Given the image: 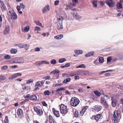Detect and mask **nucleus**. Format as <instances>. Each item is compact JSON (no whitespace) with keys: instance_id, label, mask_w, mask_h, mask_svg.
I'll use <instances>...</instances> for the list:
<instances>
[{"instance_id":"obj_59","label":"nucleus","mask_w":123,"mask_h":123,"mask_svg":"<svg viewBox=\"0 0 123 123\" xmlns=\"http://www.w3.org/2000/svg\"><path fill=\"white\" fill-rule=\"evenodd\" d=\"M35 50L36 51L38 52L40 51V49L39 48L37 47L35 48Z\"/></svg>"},{"instance_id":"obj_10","label":"nucleus","mask_w":123,"mask_h":123,"mask_svg":"<svg viewBox=\"0 0 123 123\" xmlns=\"http://www.w3.org/2000/svg\"><path fill=\"white\" fill-rule=\"evenodd\" d=\"M34 109L38 115L41 116L43 114V112L41 110L38 109L36 107H34Z\"/></svg>"},{"instance_id":"obj_54","label":"nucleus","mask_w":123,"mask_h":123,"mask_svg":"<svg viewBox=\"0 0 123 123\" xmlns=\"http://www.w3.org/2000/svg\"><path fill=\"white\" fill-rule=\"evenodd\" d=\"M6 79V77L3 75L0 76V80H2Z\"/></svg>"},{"instance_id":"obj_16","label":"nucleus","mask_w":123,"mask_h":123,"mask_svg":"<svg viewBox=\"0 0 123 123\" xmlns=\"http://www.w3.org/2000/svg\"><path fill=\"white\" fill-rule=\"evenodd\" d=\"M95 119L97 121H98V120L100 119H102V115L100 114H97L96 116H94Z\"/></svg>"},{"instance_id":"obj_29","label":"nucleus","mask_w":123,"mask_h":123,"mask_svg":"<svg viewBox=\"0 0 123 123\" xmlns=\"http://www.w3.org/2000/svg\"><path fill=\"white\" fill-rule=\"evenodd\" d=\"M94 92L95 94L97 96L99 97L101 95V93L98 90H95L94 91Z\"/></svg>"},{"instance_id":"obj_40","label":"nucleus","mask_w":123,"mask_h":123,"mask_svg":"<svg viewBox=\"0 0 123 123\" xmlns=\"http://www.w3.org/2000/svg\"><path fill=\"white\" fill-rule=\"evenodd\" d=\"M60 71L58 70H56L51 72L50 73V74H54L59 73Z\"/></svg>"},{"instance_id":"obj_35","label":"nucleus","mask_w":123,"mask_h":123,"mask_svg":"<svg viewBox=\"0 0 123 123\" xmlns=\"http://www.w3.org/2000/svg\"><path fill=\"white\" fill-rule=\"evenodd\" d=\"M35 23H36L37 25L38 26H40L42 28L43 27V26L42 25V23H41L39 21H36L35 22Z\"/></svg>"},{"instance_id":"obj_28","label":"nucleus","mask_w":123,"mask_h":123,"mask_svg":"<svg viewBox=\"0 0 123 123\" xmlns=\"http://www.w3.org/2000/svg\"><path fill=\"white\" fill-rule=\"evenodd\" d=\"M30 99L31 100H36L37 99V96L35 95H31Z\"/></svg>"},{"instance_id":"obj_57","label":"nucleus","mask_w":123,"mask_h":123,"mask_svg":"<svg viewBox=\"0 0 123 123\" xmlns=\"http://www.w3.org/2000/svg\"><path fill=\"white\" fill-rule=\"evenodd\" d=\"M78 72H77V74L75 73H72V74H70V75H71V76H74L76 75H78Z\"/></svg>"},{"instance_id":"obj_39","label":"nucleus","mask_w":123,"mask_h":123,"mask_svg":"<svg viewBox=\"0 0 123 123\" xmlns=\"http://www.w3.org/2000/svg\"><path fill=\"white\" fill-rule=\"evenodd\" d=\"M86 66L84 64H82L76 67V68H85Z\"/></svg>"},{"instance_id":"obj_25","label":"nucleus","mask_w":123,"mask_h":123,"mask_svg":"<svg viewBox=\"0 0 123 123\" xmlns=\"http://www.w3.org/2000/svg\"><path fill=\"white\" fill-rule=\"evenodd\" d=\"M75 53L77 54H80L83 53V51L81 50H75L74 51Z\"/></svg>"},{"instance_id":"obj_64","label":"nucleus","mask_w":123,"mask_h":123,"mask_svg":"<svg viewBox=\"0 0 123 123\" xmlns=\"http://www.w3.org/2000/svg\"><path fill=\"white\" fill-rule=\"evenodd\" d=\"M42 104L43 105L46 106L47 105V104L45 102L43 101L42 102Z\"/></svg>"},{"instance_id":"obj_44","label":"nucleus","mask_w":123,"mask_h":123,"mask_svg":"<svg viewBox=\"0 0 123 123\" xmlns=\"http://www.w3.org/2000/svg\"><path fill=\"white\" fill-rule=\"evenodd\" d=\"M74 116L76 117H78L79 116V113L78 111H75L74 112Z\"/></svg>"},{"instance_id":"obj_11","label":"nucleus","mask_w":123,"mask_h":123,"mask_svg":"<svg viewBox=\"0 0 123 123\" xmlns=\"http://www.w3.org/2000/svg\"><path fill=\"white\" fill-rule=\"evenodd\" d=\"M17 113L19 117L21 118L23 116V112L22 109H18L17 111Z\"/></svg>"},{"instance_id":"obj_15","label":"nucleus","mask_w":123,"mask_h":123,"mask_svg":"<svg viewBox=\"0 0 123 123\" xmlns=\"http://www.w3.org/2000/svg\"><path fill=\"white\" fill-rule=\"evenodd\" d=\"M49 5H47L42 9V11L43 13H45L49 11Z\"/></svg>"},{"instance_id":"obj_20","label":"nucleus","mask_w":123,"mask_h":123,"mask_svg":"<svg viewBox=\"0 0 123 123\" xmlns=\"http://www.w3.org/2000/svg\"><path fill=\"white\" fill-rule=\"evenodd\" d=\"M94 54V51H92L89 52L85 55V56L86 57H88L89 56H92Z\"/></svg>"},{"instance_id":"obj_34","label":"nucleus","mask_w":123,"mask_h":123,"mask_svg":"<svg viewBox=\"0 0 123 123\" xmlns=\"http://www.w3.org/2000/svg\"><path fill=\"white\" fill-rule=\"evenodd\" d=\"M86 107H85L84 108H83L82 109L80 112V114L82 115L84 112L86 111Z\"/></svg>"},{"instance_id":"obj_4","label":"nucleus","mask_w":123,"mask_h":123,"mask_svg":"<svg viewBox=\"0 0 123 123\" xmlns=\"http://www.w3.org/2000/svg\"><path fill=\"white\" fill-rule=\"evenodd\" d=\"M101 103L107 109L109 106V105L105 98L104 96L102 97L100 99Z\"/></svg>"},{"instance_id":"obj_30","label":"nucleus","mask_w":123,"mask_h":123,"mask_svg":"<svg viewBox=\"0 0 123 123\" xmlns=\"http://www.w3.org/2000/svg\"><path fill=\"white\" fill-rule=\"evenodd\" d=\"M63 18L61 16H59L57 18V22L62 23Z\"/></svg>"},{"instance_id":"obj_60","label":"nucleus","mask_w":123,"mask_h":123,"mask_svg":"<svg viewBox=\"0 0 123 123\" xmlns=\"http://www.w3.org/2000/svg\"><path fill=\"white\" fill-rule=\"evenodd\" d=\"M59 2V0H56L55 1V3H54V5L55 6H56L57 5Z\"/></svg>"},{"instance_id":"obj_56","label":"nucleus","mask_w":123,"mask_h":123,"mask_svg":"<svg viewBox=\"0 0 123 123\" xmlns=\"http://www.w3.org/2000/svg\"><path fill=\"white\" fill-rule=\"evenodd\" d=\"M111 57H108L107 59V62H110L111 60Z\"/></svg>"},{"instance_id":"obj_37","label":"nucleus","mask_w":123,"mask_h":123,"mask_svg":"<svg viewBox=\"0 0 123 123\" xmlns=\"http://www.w3.org/2000/svg\"><path fill=\"white\" fill-rule=\"evenodd\" d=\"M66 60L65 58H62L59 59L58 62L59 63H62L66 61Z\"/></svg>"},{"instance_id":"obj_17","label":"nucleus","mask_w":123,"mask_h":123,"mask_svg":"<svg viewBox=\"0 0 123 123\" xmlns=\"http://www.w3.org/2000/svg\"><path fill=\"white\" fill-rule=\"evenodd\" d=\"M57 29L59 30L63 29V27L62 25V23L57 22Z\"/></svg>"},{"instance_id":"obj_5","label":"nucleus","mask_w":123,"mask_h":123,"mask_svg":"<svg viewBox=\"0 0 123 123\" xmlns=\"http://www.w3.org/2000/svg\"><path fill=\"white\" fill-rule=\"evenodd\" d=\"M105 3L110 7H113L115 6V3L113 0H106Z\"/></svg>"},{"instance_id":"obj_8","label":"nucleus","mask_w":123,"mask_h":123,"mask_svg":"<svg viewBox=\"0 0 123 123\" xmlns=\"http://www.w3.org/2000/svg\"><path fill=\"white\" fill-rule=\"evenodd\" d=\"M19 47L21 49L25 48V50H27L29 48V45L28 44L24 43H19Z\"/></svg>"},{"instance_id":"obj_6","label":"nucleus","mask_w":123,"mask_h":123,"mask_svg":"<svg viewBox=\"0 0 123 123\" xmlns=\"http://www.w3.org/2000/svg\"><path fill=\"white\" fill-rule=\"evenodd\" d=\"M11 18L12 20H15L17 19V16L16 13L14 11H9Z\"/></svg>"},{"instance_id":"obj_1","label":"nucleus","mask_w":123,"mask_h":123,"mask_svg":"<svg viewBox=\"0 0 123 123\" xmlns=\"http://www.w3.org/2000/svg\"><path fill=\"white\" fill-rule=\"evenodd\" d=\"M120 110L118 109L116 110L114 112L113 117H112V119L114 121L115 123H117L118 120V117L120 116Z\"/></svg>"},{"instance_id":"obj_31","label":"nucleus","mask_w":123,"mask_h":123,"mask_svg":"<svg viewBox=\"0 0 123 123\" xmlns=\"http://www.w3.org/2000/svg\"><path fill=\"white\" fill-rule=\"evenodd\" d=\"M41 29V28L39 27L36 26L35 27L34 31L37 33H39V32L40 31Z\"/></svg>"},{"instance_id":"obj_62","label":"nucleus","mask_w":123,"mask_h":123,"mask_svg":"<svg viewBox=\"0 0 123 123\" xmlns=\"http://www.w3.org/2000/svg\"><path fill=\"white\" fill-rule=\"evenodd\" d=\"M118 88L121 90H123V86L121 85H119L118 86Z\"/></svg>"},{"instance_id":"obj_14","label":"nucleus","mask_w":123,"mask_h":123,"mask_svg":"<svg viewBox=\"0 0 123 123\" xmlns=\"http://www.w3.org/2000/svg\"><path fill=\"white\" fill-rule=\"evenodd\" d=\"M72 15L73 17L77 20H79L82 18V16H81L79 15L77 13H72Z\"/></svg>"},{"instance_id":"obj_12","label":"nucleus","mask_w":123,"mask_h":123,"mask_svg":"<svg viewBox=\"0 0 123 123\" xmlns=\"http://www.w3.org/2000/svg\"><path fill=\"white\" fill-rule=\"evenodd\" d=\"M102 106L99 105H96L94 106V108H93L92 111L98 112L100 111L102 108Z\"/></svg>"},{"instance_id":"obj_23","label":"nucleus","mask_w":123,"mask_h":123,"mask_svg":"<svg viewBox=\"0 0 123 123\" xmlns=\"http://www.w3.org/2000/svg\"><path fill=\"white\" fill-rule=\"evenodd\" d=\"M10 52L12 54H16L17 52V50L16 49L12 48L10 50Z\"/></svg>"},{"instance_id":"obj_53","label":"nucleus","mask_w":123,"mask_h":123,"mask_svg":"<svg viewBox=\"0 0 123 123\" xmlns=\"http://www.w3.org/2000/svg\"><path fill=\"white\" fill-rule=\"evenodd\" d=\"M65 89L63 88H58L56 90V92H59L61 91L64 90Z\"/></svg>"},{"instance_id":"obj_18","label":"nucleus","mask_w":123,"mask_h":123,"mask_svg":"<svg viewBox=\"0 0 123 123\" xmlns=\"http://www.w3.org/2000/svg\"><path fill=\"white\" fill-rule=\"evenodd\" d=\"M111 105L112 106L114 107L116 106V105L117 101L115 98L114 97H112L111 99Z\"/></svg>"},{"instance_id":"obj_33","label":"nucleus","mask_w":123,"mask_h":123,"mask_svg":"<svg viewBox=\"0 0 123 123\" xmlns=\"http://www.w3.org/2000/svg\"><path fill=\"white\" fill-rule=\"evenodd\" d=\"M17 6H19L20 9H21V8L22 9H24L25 7V5L22 3H20L19 5H18Z\"/></svg>"},{"instance_id":"obj_45","label":"nucleus","mask_w":123,"mask_h":123,"mask_svg":"<svg viewBox=\"0 0 123 123\" xmlns=\"http://www.w3.org/2000/svg\"><path fill=\"white\" fill-rule=\"evenodd\" d=\"M99 61L100 63H102L104 61V59L103 57H100L99 58Z\"/></svg>"},{"instance_id":"obj_63","label":"nucleus","mask_w":123,"mask_h":123,"mask_svg":"<svg viewBox=\"0 0 123 123\" xmlns=\"http://www.w3.org/2000/svg\"><path fill=\"white\" fill-rule=\"evenodd\" d=\"M18 67V66L17 65H14L11 67V68H15Z\"/></svg>"},{"instance_id":"obj_27","label":"nucleus","mask_w":123,"mask_h":123,"mask_svg":"<svg viewBox=\"0 0 123 123\" xmlns=\"http://www.w3.org/2000/svg\"><path fill=\"white\" fill-rule=\"evenodd\" d=\"M117 6L118 9H120L122 7V5L121 3H118L117 4Z\"/></svg>"},{"instance_id":"obj_49","label":"nucleus","mask_w":123,"mask_h":123,"mask_svg":"<svg viewBox=\"0 0 123 123\" xmlns=\"http://www.w3.org/2000/svg\"><path fill=\"white\" fill-rule=\"evenodd\" d=\"M33 80L32 79H29L27 81L26 83L27 84L31 83L32 82Z\"/></svg>"},{"instance_id":"obj_7","label":"nucleus","mask_w":123,"mask_h":123,"mask_svg":"<svg viewBox=\"0 0 123 123\" xmlns=\"http://www.w3.org/2000/svg\"><path fill=\"white\" fill-rule=\"evenodd\" d=\"M49 62H48L46 61H43L37 62L35 63V64L36 65L40 66L44 64H49Z\"/></svg>"},{"instance_id":"obj_2","label":"nucleus","mask_w":123,"mask_h":123,"mask_svg":"<svg viewBox=\"0 0 123 123\" xmlns=\"http://www.w3.org/2000/svg\"><path fill=\"white\" fill-rule=\"evenodd\" d=\"M70 104L74 107H76L79 104L80 101L79 99L76 97H74L70 100Z\"/></svg>"},{"instance_id":"obj_61","label":"nucleus","mask_w":123,"mask_h":123,"mask_svg":"<svg viewBox=\"0 0 123 123\" xmlns=\"http://www.w3.org/2000/svg\"><path fill=\"white\" fill-rule=\"evenodd\" d=\"M70 66V64L69 63H67L64 65V66L65 68H67L69 67Z\"/></svg>"},{"instance_id":"obj_47","label":"nucleus","mask_w":123,"mask_h":123,"mask_svg":"<svg viewBox=\"0 0 123 123\" xmlns=\"http://www.w3.org/2000/svg\"><path fill=\"white\" fill-rule=\"evenodd\" d=\"M51 63L53 65H54L56 64V61L55 59H53L50 61Z\"/></svg>"},{"instance_id":"obj_58","label":"nucleus","mask_w":123,"mask_h":123,"mask_svg":"<svg viewBox=\"0 0 123 123\" xmlns=\"http://www.w3.org/2000/svg\"><path fill=\"white\" fill-rule=\"evenodd\" d=\"M0 4L1 5V6H5V4L4 2L2 1H1V0H0Z\"/></svg>"},{"instance_id":"obj_19","label":"nucleus","mask_w":123,"mask_h":123,"mask_svg":"<svg viewBox=\"0 0 123 123\" xmlns=\"http://www.w3.org/2000/svg\"><path fill=\"white\" fill-rule=\"evenodd\" d=\"M10 31V27L8 25H7L5 27L4 31L5 34H7L9 33Z\"/></svg>"},{"instance_id":"obj_46","label":"nucleus","mask_w":123,"mask_h":123,"mask_svg":"<svg viewBox=\"0 0 123 123\" xmlns=\"http://www.w3.org/2000/svg\"><path fill=\"white\" fill-rule=\"evenodd\" d=\"M84 73L85 75H91V73L88 71H85L84 72Z\"/></svg>"},{"instance_id":"obj_42","label":"nucleus","mask_w":123,"mask_h":123,"mask_svg":"<svg viewBox=\"0 0 123 123\" xmlns=\"http://www.w3.org/2000/svg\"><path fill=\"white\" fill-rule=\"evenodd\" d=\"M4 59L6 60L9 59L11 58V57L10 55H7L4 56Z\"/></svg>"},{"instance_id":"obj_48","label":"nucleus","mask_w":123,"mask_h":123,"mask_svg":"<svg viewBox=\"0 0 123 123\" xmlns=\"http://www.w3.org/2000/svg\"><path fill=\"white\" fill-rule=\"evenodd\" d=\"M17 10L18 11V12L20 14H21L23 13L22 12V11H20L21 9H20L19 6H17Z\"/></svg>"},{"instance_id":"obj_26","label":"nucleus","mask_w":123,"mask_h":123,"mask_svg":"<svg viewBox=\"0 0 123 123\" xmlns=\"http://www.w3.org/2000/svg\"><path fill=\"white\" fill-rule=\"evenodd\" d=\"M63 35L61 34L57 36H55L54 37V38L57 39H60L63 37Z\"/></svg>"},{"instance_id":"obj_50","label":"nucleus","mask_w":123,"mask_h":123,"mask_svg":"<svg viewBox=\"0 0 123 123\" xmlns=\"http://www.w3.org/2000/svg\"><path fill=\"white\" fill-rule=\"evenodd\" d=\"M49 122L54 120L53 117L51 115H49Z\"/></svg>"},{"instance_id":"obj_22","label":"nucleus","mask_w":123,"mask_h":123,"mask_svg":"<svg viewBox=\"0 0 123 123\" xmlns=\"http://www.w3.org/2000/svg\"><path fill=\"white\" fill-rule=\"evenodd\" d=\"M43 85V81H38L37 82L35 86L40 87Z\"/></svg>"},{"instance_id":"obj_24","label":"nucleus","mask_w":123,"mask_h":123,"mask_svg":"<svg viewBox=\"0 0 123 123\" xmlns=\"http://www.w3.org/2000/svg\"><path fill=\"white\" fill-rule=\"evenodd\" d=\"M18 77L16 73L15 74L13 75L10 76L8 78L9 79L12 80Z\"/></svg>"},{"instance_id":"obj_55","label":"nucleus","mask_w":123,"mask_h":123,"mask_svg":"<svg viewBox=\"0 0 123 123\" xmlns=\"http://www.w3.org/2000/svg\"><path fill=\"white\" fill-rule=\"evenodd\" d=\"M1 7L2 11H4L5 10L6 8L5 6H1Z\"/></svg>"},{"instance_id":"obj_32","label":"nucleus","mask_w":123,"mask_h":123,"mask_svg":"<svg viewBox=\"0 0 123 123\" xmlns=\"http://www.w3.org/2000/svg\"><path fill=\"white\" fill-rule=\"evenodd\" d=\"M92 3L94 7H97V0H93Z\"/></svg>"},{"instance_id":"obj_43","label":"nucleus","mask_w":123,"mask_h":123,"mask_svg":"<svg viewBox=\"0 0 123 123\" xmlns=\"http://www.w3.org/2000/svg\"><path fill=\"white\" fill-rule=\"evenodd\" d=\"M71 80V79L70 78H68L65 79L63 81V82L64 83H66L67 82H69Z\"/></svg>"},{"instance_id":"obj_38","label":"nucleus","mask_w":123,"mask_h":123,"mask_svg":"<svg viewBox=\"0 0 123 123\" xmlns=\"http://www.w3.org/2000/svg\"><path fill=\"white\" fill-rule=\"evenodd\" d=\"M8 68V66L5 65L1 67V69L2 70H6Z\"/></svg>"},{"instance_id":"obj_9","label":"nucleus","mask_w":123,"mask_h":123,"mask_svg":"<svg viewBox=\"0 0 123 123\" xmlns=\"http://www.w3.org/2000/svg\"><path fill=\"white\" fill-rule=\"evenodd\" d=\"M14 62L15 63L23 62L24 60L21 57H16L13 59Z\"/></svg>"},{"instance_id":"obj_41","label":"nucleus","mask_w":123,"mask_h":123,"mask_svg":"<svg viewBox=\"0 0 123 123\" xmlns=\"http://www.w3.org/2000/svg\"><path fill=\"white\" fill-rule=\"evenodd\" d=\"M72 2L73 3V5L74 6H76V3H77L78 2V0H72Z\"/></svg>"},{"instance_id":"obj_51","label":"nucleus","mask_w":123,"mask_h":123,"mask_svg":"<svg viewBox=\"0 0 123 123\" xmlns=\"http://www.w3.org/2000/svg\"><path fill=\"white\" fill-rule=\"evenodd\" d=\"M4 123H8V117L6 116L5 117V119L4 120Z\"/></svg>"},{"instance_id":"obj_3","label":"nucleus","mask_w":123,"mask_h":123,"mask_svg":"<svg viewBox=\"0 0 123 123\" xmlns=\"http://www.w3.org/2000/svg\"><path fill=\"white\" fill-rule=\"evenodd\" d=\"M68 109L67 106L63 104L61 105L60 111L61 113L62 114H65L68 112Z\"/></svg>"},{"instance_id":"obj_52","label":"nucleus","mask_w":123,"mask_h":123,"mask_svg":"<svg viewBox=\"0 0 123 123\" xmlns=\"http://www.w3.org/2000/svg\"><path fill=\"white\" fill-rule=\"evenodd\" d=\"M50 78V76L48 75L47 76L43 78V79H45L46 80H49Z\"/></svg>"},{"instance_id":"obj_36","label":"nucleus","mask_w":123,"mask_h":123,"mask_svg":"<svg viewBox=\"0 0 123 123\" xmlns=\"http://www.w3.org/2000/svg\"><path fill=\"white\" fill-rule=\"evenodd\" d=\"M44 94L45 95L49 96L50 94L51 93L49 91L46 90L44 92Z\"/></svg>"},{"instance_id":"obj_13","label":"nucleus","mask_w":123,"mask_h":123,"mask_svg":"<svg viewBox=\"0 0 123 123\" xmlns=\"http://www.w3.org/2000/svg\"><path fill=\"white\" fill-rule=\"evenodd\" d=\"M52 112L54 114L56 117H60L59 111L56 110L54 108H53L52 109Z\"/></svg>"},{"instance_id":"obj_21","label":"nucleus","mask_w":123,"mask_h":123,"mask_svg":"<svg viewBox=\"0 0 123 123\" xmlns=\"http://www.w3.org/2000/svg\"><path fill=\"white\" fill-rule=\"evenodd\" d=\"M29 26H26L25 27L24 29L22 27V30L24 32H28L29 30Z\"/></svg>"}]
</instances>
